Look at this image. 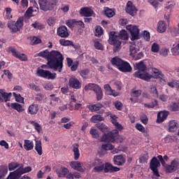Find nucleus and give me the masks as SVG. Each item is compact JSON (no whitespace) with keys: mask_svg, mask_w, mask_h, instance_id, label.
I'll use <instances>...</instances> for the list:
<instances>
[{"mask_svg":"<svg viewBox=\"0 0 179 179\" xmlns=\"http://www.w3.org/2000/svg\"><path fill=\"white\" fill-rule=\"evenodd\" d=\"M38 57H41L42 58L47 59L48 65L50 69L58 71V72H62L64 56L59 51L52 50L50 52L48 50H45L38 52Z\"/></svg>","mask_w":179,"mask_h":179,"instance_id":"f257e3e1","label":"nucleus"},{"mask_svg":"<svg viewBox=\"0 0 179 179\" xmlns=\"http://www.w3.org/2000/svg\"><path fill=\"white\" fill-rule=\"evenodd\" d=\"M121 40H128V33L123 29L120 32L112 31L109 34V43L114 45V52H117L121 47Z\"/></svg>","mask_w":179,"mask_h":179,"instance_id":"f03ea898","label":"nucleus"},{"mask_svg":"<svg viewBox=\"0 0 179 179\" xmlns=\"http://www.w3.org/2000/svg\"><path fill=\"white\" fill-rule=\"evenodd\" d=\"M135 69L138 71L134 74L135 78H138V79H142L143 80H150L152 79V75L146 72V65L143 62H140L134 64Z\"/></svg>","mask_w":179,"mask_h":179,"instance_id":"7ed1b4c3","label":"nucleus"},{"mask_svg":"<svg viewBox=\"0 0 179 179\" xmlns=\"http://www.w3.org/2000/svg\"><path fill=\"white\" fill-rule=\"evenodd\" d=\"M110 62L112 65H115L120 71V72H131L132 71V67L131 64L126 61L122 60V59L115 57L111 60Z\"/></svg>","mask_w":179,"mask_h":179,"instance_id":"20e7f679","label":"nucleus"},{"mask_svg":"<svg viewBox=\"0 0 179 179\" xmlns=\"http://www.w3.org/2000/svg\"><path fill=\"white\" fill-rule=\"evenodd\" d=\"M24 22V18L23 17H20L16 22L13 20H9L7 22V27L10 31L14 34V33H17L20 31L22 27H23V23Z\"/></svg>","mask_w":179,"mask_h":179,"instance_id":"39448f33","label":"nucleus"},{"mask_svg":"<svg viewBox=\"0 0 179 179\" xmlns=\"http://www.w3.org/2000/svg\"><path fill=\"white\" fill-rule=\"evenodd\" d=\"M58 0H38L40 9L43 12H48L52 10L54 7L57 6Z\"/></svg>","mask_w":179,"mask_h":179,"instance_id":"423d86ee","label":"nucleus"},{"mask_svg":"<svg viewBox=\"0 0 179 179\" xmlns=\"http://www.w3.org/2000/svg\"><path fill=\"white\" fill-rule=\"evenodd\" d=\"M37 76L41 78H44V79H48L54 80L57 78V73H51V71L48 70H44L41 69H38L37 70Z\"/></svg>","mask_w":179,"mask_h":179,"instance_id":"0eeeda50","label":"nucleus"},{"mask_svg":"<svg viewBox=\"0 0 179 179\" xmlns=\"http://www.w3.org/2000/svg\"><path fill=\"white\" fill-rule=\"evenodd\" d=\"M118 138V130H113L107 134H103L101 138L102 142H115Z\"/></svg>","mask_w":179,"mask_h":179,"instance_id":"6e6552de","label":"nucleus"},{"mask_svg":"<svg viewBox=\"0 0 179 179\" xmlns=\"http://www.w3.org/2000/svg\"><path fill=\"white\" fill-rule=\"evenodd\" d=\"M127 30L130 31L131 35V41L138 40L139 38V28L138 26L134 24H129L126 27Z\"/></svg>","mask_w":179,"mask_h":179,"instance_id":"1a4fd4ad","label":"nucleus"},{"mask_svg":"<svg viewBox=\"0 0 179 179\" xmlns=\"http://www.w3.org/2000/svg\"><path fill=\"white\" fill-rule=\"evenodd\" d=\"M159 167H160V162H159V160L156 157H154L150 162V169L153 171V173L157 177H160V175L159 174Z\"/></svg>","mask_w":179,"mask_h":179,"instance_id":"9d476101","label":"nucleus"},{"mask_svg":"<svg viewBox=\"0 0 179 179\" xmlns=\"http://www.w3.org/2000/svg\"><path fill=\"white\" fill-rule=\"evenodd\" d=\"M69 85L72 89L79 90L82 87V83L75 76H72L69 79Z\"/></svg>","mask_w":179,"mask_h":179,"instance_id":"9b49d317","label":"nucleus"},{"mask_svg":"<svg viewBox=\"0 0 179 179\" xmlns=\"http://www.w3.org/2000/svg\"><path fill=\"white\" fill-rule=\"evenodd\" d=\"M9 51H10V52H12L13 57H15V58H17L20 61L26 62V61H27V59H28L27 55H26L23 53H19V52L16 51V49H15V48H13V47H10Z\"/></svg>","mask_w":179,"mask_h":179,"instance_id":"f8f14e48","label":"nucleus"},{"mask_svg":"<svg viewBox=\"0 0 179 179\" xmlns=\"http://www.w3.org/2000/svg\"><path fill=\"white\" fill-rule=\"evenodd\" d=\"M57 36L62 37V38H66L69 37V32L68 31V28L65 26H62L57 28Z\"/></svg>","mask_w":179,"mask_h":179,"instance_id":"ddd939ff","label":"nucleus"},{"mask_svg":"<svg viewBox=\"0 0 179 179\" xmlns=\"http://www.w3.org/2000/svg\"><path fill=\"white\" fill-rule=\"evenodd\" d=\"M10 97H12L11 92H5V90H0V103H6L10 100Z\"/></svg>","mask_w":179,"mask_h":179,"instance_id":"4468645a","label":"nucleus"},{"mask_svg":"<svg viewBox=\"0 0 179 179\" xmlns=\"http://www.w3.org/2000/svg\"><path fill=\"white\" fill-rule=\"evenodd\" d=\"M80 13L85 17H90V16H93L94 12L90 7H83L80 8Z\"/></svg>","mask_w":179,"mask_h":179,"instance_id":"2eb2a0df","label":"nucleus"},{"mask_svg":"<svg viewBox=\"0 0 179 179\" xmlns=\"http://www.w3.org/2000/svg\"><path fill=\"white\" fill-rule=\"evenodd\" d=\"M70 166L71 169H73V170H77V171H80L81 173H83L85 171V168L83 167V162L80 163L79 162H71L70 163Z\"/></svg>","mask_w":179,"mask_h":179,"instance_id":"dca6fc26","label":"nucleus"},{"mask_svg":"<svg viewBox=\"0 0 179 179\" xmlns=\"http://www.w3.org/2000/svg\"><path fill=\"white\" fill-rule=\"evenodd\" d=\"M142 94V91L141 90H134L131 92L130 100L133 103H141V100H139L137 97H139Z\"/></svg>","mask_w":179,"mask_h":179,"instance_id":"f3484780","label":"nucleus"},{"mask_svg":"<svg viewBox=\"0 0 179 179\" xmlns=\"http://www.w3.org/2000/svg\"><path fill=\"white\" fill-rule=\"evenodd\" d=\"M126 12L129 13V15H131V16H135V15H136V7L132 5L131 1L127 2Z\"/></svg>","mask_w":179,"mask_h":179,"instance_id":"a211bd4d","label":"nucleus"},{"mask_svg":"<svg viewBox=\"0 0 179 179\" xmlns=\"http://www.w3.org/2000/svg\"><path fill=\"white\" fill-rule=\"evenodd\" d=\"M120 171V168L113 166L110 163H106L104 168V173H115Z\"/></svg>","mask_w":179,"mask_h":179,"instance_id":"6ab92c4d","label":"nucleus"},{"mask_svg":"<svg viewBox=\"0 0 179 179\" xmlns=\"http://www.w3.org/2000/svg\"><path fill=\"white\" fill-rule=\"evenodd\" d=\"M71 148L74 156V160H79V157H80V152L79 151V144H73Z\"/></svg>","mask_w":179,"mask_h":179,"instance_id":"aec40b11","label":"nucleus"},{"mask_svg":"<svg viewBox=\"0 0 179 179\" xmlns=\"http://www.w3.org/2000/svg\"><path fill=\"white\" fill-rule=\"evenodd\" d=\"M104 90H106V94L108 96H113V97H117L118 96V92H115V90L111 89V87L108 85L106 84L103 86Z\"/></svg>","mask_w":179,"mask_h":179,"instance_id":"412c9836","label":"nucleus"},{"mask_svg":"<svg viewBox=\"0 0 179 179\" xmlns=\"http://www.w3.org/2000/svg\"><path fill=\"white\" fill-rule=\"evenodd\" d=\"M167 117H169V111H161L157 114V122L160 124L161 122H163Z\"/></svg>","mask_w":179,"mask_h":179,"instance_id":"4be33fe9","label":"nucleus"},{"mask_svg":"<svg viewBox=\"0 0 179 179\" xmlns=\"http://www.w3.org/2000/svg\"><path fill=\"white\" fill-rule=\"evenodd\" d=\"M113 161L116 166H122L125 163V158L122 155H115L113 157Z\"/></svg>","mask_w":179,"mask_h":179,"instance_id":"5701e85b","label":"nucleus"},{"mask_svg":"<svg viewBox=\"0 0 179 179\" xmlns=\"http://www.w3.org/2000/svg\"><path fill=\"white\" fill-rule=\"evenodd\" d=\"M92 90L96 93L98 101L103 99V90H101V87H100V86L95 84Z\"/></svg>","mask_w":179,"mask_h":179,"instance_id":"b1692460","label":"nucleus"},{"mask_svg":"<svg viewBox=\"0 0 179 179\" xmlns=\"http://www.w3.org/2000/svg\"><path fill=\"white\" fill-rule=\"evenodd\" d=\"M23 148L27 152L33 150V149H34V143L30 140H24Z\"/></svg>","mask_w":179,"mask_h":179,"instance_id":"393cba45","label":"nucleus"},{"mask_svg":"<svg viewBox=\"0 0 179 179\" xmlns=\"http://www.w3.org/2000/svg\"><path fill=\"white\" fill-rule=\"evenodd\" d=\"M16 171L18 172V174L22 177V174H26V173H30L31 171V166H27L25 168H23V164H21L20 166L16 169Z\"/></svg>","mask_w":179,"mask_h":179,"instance_id":"a878e982","label":"nucleus"},{"mask_svg":"<svg viewBox=\"0 0 179 179\" xmlns=\"http://www.w3.org/2000/svg\"><path fill=\"white\" fill-rule=\"evenodd\" d=\"M103 108V104L101 103H96V104H92V105H87V108L91 111V113H94V111H99L100 108Z\"/></svg>","mask_w":179,"mask_h":179,"instance_id":"bb28decb","label":"nucleus"},{"mask_svg":"<svg viewBox=\"0 0 179 179\" xmlns=\"http://www.w3.org/2000/svg\"><path fill=\"white\" fill-rule=\"evenodd\" d=\"M167 30V25L164 21H159L157 23V31L158 33H164Z\"/></svg>","mask_w":179,"mask_h":179,"instance_id":"cd10ccee","label":"nucleus"},{"mask_svg":"<svg viewBox=\"0 0 179 179\" xmlns=\"http://www.w3.org/2000/svg\"><path fill=\"white\" fill-rule=\"evenodd\" d=\"M28 113L31 115L37 114V113H38V105L33 103L29 106Z\"/></svg>","mask_w":179,"mask_h":179,"instance_id":"c85d7f7f","label":"nucleus"},{"mask_svg":"<svg viewBox=\"0 0 179 179\" xmlns=\"http://www.w3.org/2000/svg\"><path fill=\"white\" fill-rule=\"evenodd\" d=\"M35 150L37 152L39 156H41V155H43V147L41 145V141L36 140Z\"/></svg>","mask_w":179,"mask_h":179,"instance_id":"c756f323","label":"nucleus"},{"mask_svg":"<svg viewBox=\"0 0 179 179\" xmlns=\"http://www.w3.org/2000/svg\"><path fill=\"white\" fill-rule=\"evenodd\" d=\"M178 128V123L176 120H171L169 122V131L175 132Z\"/></svg>","mask_w":179,"mask_h":179,"instance_id":"7c9ffc66","label":"nucleus"},{"mask_svg":"<svg viewBox=\"0 0 179 179\" xmlns=\"http://www.w3.org/2000/svg\"><path fill=\"white\" fill-rule=\"evenodd\" d=\"M152 72L155 73L154 78H155V79H162L164 78V74H163L162 71L156 68L152 69Z\"/></svg>","mask_w":179,"mask_h":179,"instance_id":"2f4dec72","label":"nucleus"},{"mask_svg":"<svg viewBox=\"0 0 179 179\" xmlns=\"http://www.w3.org/2000/svg\"><path fill=\"white\" fill-rule=\"evenodd\" d=\"M10 107H12L14 110H16L18 113H23L24 111V108H23V106L18 103H11Z\"/></svg>","mask_w":179,"mask_h":179,"instance_id":"473e14b6","label":"nucleus"},{"mask_svg":"<svg viewBox=\"0 0 179 179\" xmlns=\"http://www.w3.org/2000/svg\"><path fill=\"white\" fill-rule=\"evenodd\" d=\"M8 174V166L5 165L0 166V179L3 178Z\"/></svg>","mask_w":179,"mask_h":179,"instance_id":"72a5a7b5","label":"nucleus"},{"mask_svg":"<svg viewBox=\"0 0 179 179\" xmlns=\"http://www.w3.org/2000/svg\"><path fill=\"white\" fill-rule=\"evenodd\" d=\"M69 170L65 167H62L60 171L57 172L58 177L64 178L66 177L67 174H69Z\"/></svg>","mask_w":179,"mask_h":179,"instance_id":"f704fd0d","label":"nucleus"},{"mask_svg":"<svg viewBox=\"0 0 179 179\" xmlns=\"http://www.w3.org/2000/svg\"><path fill=\"white\" fill-rule=\"evenodd\" d=\"M144 107L146 108H155L156 106H157V100L152 99L151 103H143Z\"/></svg>","mask_w":179,"mask_h":179,"instance_id":"c9c22d12","label":"nucleus"},{"mask_svg":"<svg viewBox=\"0 0 179 179\" xmlns=\"http://www.w3.org/2000/svg\"><path fill=\"white\" fill-rule=\"evenodd\" d=\"M91 122L96 123L99 121H104V117L100 115H94L90 119Z\"/></svg>","mask_w":179,"mask_h":179,"instance_id":"e433bc0d","label":"nucleus"},{"mask_svg":"<svg viewBox=\"0 0 179 179\" xmlns=\"http://www.w3.org/2000/svg\"><path fill=\"white\" fill-rule=\"evenodd\" d=\"M20 174L18 173L17 171L15 170L13 172H10L9 176L7 177L8 179H19L20 178Z\"/></svg>","mask_w":179,"mask_h":179,"instance_id":"4c0bfd02","label":"nucleus"},{"mask_svg":"<svg viewBox=\"0 0 179 179\" xmlns=\"http://www.w3.org/2000/svg\"><path fill=\"white\" fill-rule=\"evenodd\" d=\"M104 13L107 17H113V16L115 15V13H114L113 10L108 8V7L104 8Z\"/></svg>","mask_w":179,"mask_h":179,"instance_id":"58836bf2","label":"nucleus"},{"mask_svg":"<svg viewBox=\"0 0 179 179\" xmlns=\"http://www.w3.org/2000/svg\"><path fill=\"white\" fill-rule=\"evenodd\" d=\"M17 167H20V164L17 162H11L8 164L9 171H13V170H16Z\"/></svg>","mask_w":179,"mask_h":179,"instance_id":"ea45409f","label":"nucleus"},{"mask_svg":"<svg viewBox=\"0 0 179 179\" xmlns=\"http://www.w3.org/2000/svg\"><path fill=\"white\" fill-rule=\"evenodd\" d=\"M168 86H169V87H179V81L176 80H172L171 82H169L167 83Z\"/></svg>","mask_w":179,"mask_h":179,"instance_id":"a19ab883","label":"nucleus"},{"mask_svg":"<svg viewBox=\"0 0 179 179\" xmlns=\"http://www.w3.org/2000/svg\"><path fill=\"white\" fill-rule=\"evenodd\" d=\"M96 127L101 132H107L108 131V128L103 123L97 124Z\"/></svg>","mask_w":179,"mask_h":179,"instance_id":"79ce46f5","label":"nucleus"},{"mask_svg":"<svg viewBox=\"0 0 179 179\" xmlns=\"http://www.w3.org/2000/svg\"><path fill=\"white\" fill-rule=\"evenodd\" d=\"M31 125H33V127H34V129H36V131H37V132L38 134H40V132H41L42 127H41V125H40V124H38L34 121L31 122Z\"/></svg>","mask_w":179,"mask_h":179,"instance_id":"37998d69","label":"nucleus"},{"mask_svg":"<svg viewBox=\"0 0 179 179\" xmlns=\"http://www.w3.org/2000/svg\"><path fill=\"white\" fill-rule=\"evenodd\" d=\"M150 93L155 98L159 97V92H157V89L155 85L151 86L150 87Z\"/></svg>","mask_w":179,"mask_h":179,"instance_id":"c03bdc74","label":"nucleus"},{"mask_svg":"<svg viewBox=\"0 0 179 179\" xmlns=\"http://www.w3.org/2000/svg\"><path fill=\"white\" fill-rule=\"evenodd\" d=\"M129 51L131 57H135V54L138 52V49L136 48L135 45H131L129 47Z\"/></svg>","mask_w":179,"mask_h":179,"instance_id":"a18cd8bd","label":"nucleus"},{"mask_svg":"<svg viewBox=\"0 0 179 179\" xmlns=\"http://www.w3.org/2000/svg\"><path fill=\"white\" fill-rule=\"evenodd\" d=\"M13 94L15 98L16 101H17V103H24V99L22 97L20 94H17L15 92H13Z\"/></svg>","mask_w":179,"mask_h":179,"instance_id":"49530a36","label":"nucleus"},{"mask_svg":"<svg viewBox=\"0 0 179 179\" xmlns=\"http://www.w3.org/2000/svg\"><path fill=\"white\" fill-rule=\"evenodd\" d=\"M103 34V28L100 26H96L95 29V36L100 37Z\"/></svg>","mask_w":179,"mask_h":179,"instance_id":"de8ad7c7","label":"nucleus"},{"mask_svg":"<svg viewBox=\"0 0 179 179\" xmlns=\"http://www.w3.org/2000/svg\"><path fill=\"white\" fill-rule=\"evenodd\" d=\"M101 148L103 150H113V149H114V145L110 143L102 144Z\"/></svg>","mask_w":179,"mask_h":179,"instance_id":"09e8293b","label":"nucleus"},{"mask_svg":"<svg viewBox=\"0 0 179 179\" xmlns=\"http://www.w3.org/2000/svg\"><path fill=\"white\" fill-rule=\"evenodd\" d=\"M159 50H160L159 44L154 43L151 46V51L152 52H159Z\"/></svg>","mask_w":179,"mask_h":179,"instance_id":"8fccbe9b","label":"nucleus"},{"mask_svg":"<svg viewBox=\"0 0 179 179\" xmlns=\"http://www.w3.org/2000/svg\"><path fill=\"white\" fill-rule=\"evenodd\" d=\"M105 166L104 164H102L101 165H99L98 166H94V171L95 173H100V171H104Z\"/></svg>","mask_w":179,"mask_h":179,"instance_id":"3c124183","label":"nucleus"},{"mask_svg":"<svg viewBox=\"0 0 179 179\" xmlns=\"http://www.w3.org/2000/svg\"><path fill=\"white\" fill-rule=\"evenodd\" d=\"M5 10L6 12V19H7L8 20L12 19L13 17L12 16V15H10V13H12V8H6Z\"/></svg>","mask_w":179,"mask_h":179,"instance_id":"603ef678","label":"nucleus"},{"mask_svg":"<svg viewBox=\"0 0 179 179\" xmlns=\"http://www.w3.org/2000/svg\"><path fill=\"white\" fill-rule=\"evenodd\" d=\"M94 48L96 50H103V45H101V43H100L99 40H97V39L94 40Z\"/></svg>","mask_w":179,"mask_h":179,"instance_id":"864d4df0","label":"nucleus"},{"mask_svg":"<svg viewBox=\"0 0 179 179\" xmlns=\"http://www.w3.org/2000/svg\"><path fill=\"white\" fill-rule=\"evenodd\" d=\"M173 55H179V43L171 49Z\"/></svg>","mask_w":179,"mask_h":179,"instance_id":"5fc2aeb1","label":"nucleus"},{"mask_svg":"<svg viewBox=\"0 0 179 179\" xmlns=\"http://www.w3.org/2000/svg\"><path fill=\"white\" fill-rule=\"evenodd\" d=\"M90 135H92V138H99V136H100L97 130L94 129H91V130L90 131Z\"/></svg>","mask_w":179,"mask_h":179,"instance_id":"6e6d98bb","label":"nucleus"},{"mask_svg":"<svg viewBox=\"0 0 179 179\" xmlns=\"http://www.w3.org/2000/svg\"><path fill=\"white\" fill-rule=\"evenodd\" d=\"M31 27H34V29H38V30H41V29L43 27V24L38 22L31 24Z\"/></svg>","mask_w":179,"mask_h":179,"instance_id":"4d7b16f0","label":"nucleus"},{"mask_svg":"<svg viewBox=\"0 0 179 179\" xmlns=\"http://www.w3.org/2000/svg\"><path fill=\"white\" fill-rule=\"evenodd\" d=\"M80 75L82 76V78H83V79H86V78H87V75H89V69L82 70L80 72Z\"/></svg>","mask_w":179,"mask_h":179,"instance_id":"13d9d810","label":"nucleus"},{"mask_svg":"<svg viewBox=\"0 0 179 179\" xmlns=\"http://www.w3.org/2000/svg\"><path fill=\"white\" fill-rule=\"evenodd\" d=\"M171 166L176 171L179 169V162L177 159H173L171 163Z\"/></svg>","mask_w":179,"mask_h":179,"instance_id":"bf43d9fd","label":"nucleus"},{"mask_svg":"<svg viewBox=\"0 0 179 179\" xmlns=\"http://www.w3.org/2000/svg\"><path fill=\"white\" fill-rule=\"evenodd\" d=\"M31 15H33V7H29L25 12L24 15L26 17H31Z\"/></svg>","mask_w":179,"mask_h":179,"instance_id":"052dcab7","label":"nucleus"},{"mask_svg":"<svg viewBox=\"0 0 179 179\" xmlns=\"http://www.w3.org/2000/svg\"><path fill=\"white\" fill-rule=\"evenodd\" d=\"M59 43L61 44V45H71V44H72V41H66L65 39H60Z\"/></svg>","mask_w":179,"mask_h":179,"instance_id":"680f3d73","label":"nucleus"},{"mask_svg":"<svg viewBox=\"0 0 179 179\" xmlns=\"http://www.w3.org/2000/svg\"><path fill=\"white\" fill-rule=\"evenodd\" d=\"M159 55L162 57H167L169 55V49L163 48L159 51Z\"/></svg>","mask_w":179,"mask_h":179,"instance_id":"e2e57ef3","label":"nucleus"},{"mask_svg":"<svg viewBox=\"0 0 179 179\" xmlns=\"http://www.w3.org/2000/svg\"><path fill=\"white\" fill-rule=\"evenodd\" d=\"M29 86V88H31L32 90H35V92H40V87L36 85L34 83H30Z\"/></svg>","mask_w":179,"mask_h":179,"instance_id":"0e129e2a","label":"nucleus"},{"mask_svg":"<svg viewBox=\"0 0 179 179\" xmlns=\"http://www.w3.org/2000/svg\"><path fill=\"white\" fill-rule=\"evenodd\" d=\"M31 41L34 45L40 44V43H41V39H40L39 38H37L36 36H34L32 38H31Z\"/></svg>","mask_w":179,"mask_h":179,"instance_id":"69168bd1","label":"nucleus"},{"mask_svg":"<svg viewBox=\"0 0 179 179\" xmlns=\"http://www.w3.org/2000/svg\"><path fill=\"white\" fill-rule=\"evenodd\" d=\"M114 106L117 110H122V103L121 101H115L114 102Z\"/></svg>","mask_w":179,"mask_h":179,"instance_id":"338daca9","label":"nucleus"},{"mask_svg":"<svg viewBox=\"0 0 179 179\" xmlns=\"http://www.w3.org/2000/svg\"><path fill=\"white\" fill-rule=\"evenodd\" d=\"M165 169L167 173H174V171H176V170L171 165H166L165 166Z\"/></svg>","mask_w":179,"mask_h":179,"instance_id":"774afa93","label":"nucleus"}]
</instances>
